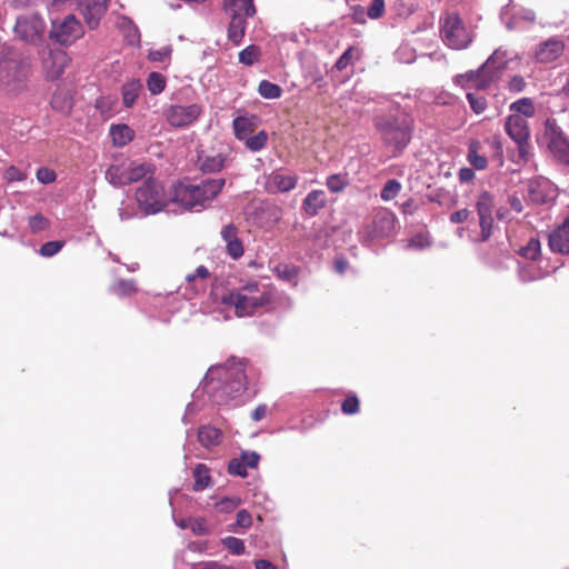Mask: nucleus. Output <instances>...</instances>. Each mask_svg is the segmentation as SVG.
Segmentation results:
<instances>
[{"instance_id": "1", "label": "nucleus", "mask_w": 569, "mask_h": 569, "mask_svg": "<svg viewBox=\"0 0 569 569\" xmlns=\"http://www.w3.org/2000/svg\"><path fill=\"white\" fill-rule=\"evenodd\" d=\"M246 363L230 358L224 365L208 369L202 383V391L217 406H223L242 396L247 390Z\"/></svg>"}, {"instance_id": "2", "label": "nucleus", "mask_w": 569, "mask_h": 569, "mask_svg": "<svg viewBox=\"0 0 569 569\" xmlns=\"http://www.w3.org/2000/svg\"><path fill=\"white\" fill-rule=\"evenodd\" d=\"M34 67L21 51L6 48L0 53V89L18 98L33 90Z\"/></svg>"}, {"instance_id": "3", "label": "nucleus", "mask_w": 569, "mask_h": 569, "mask_svg": "<svg viewBox=\"0 0 569 569\" xmlns=\"http://www.w3.org/2000/svg\"><path fill=\"white\" fill-rule=\"evenodd\" d=\"M224 184L223 178L202 179L198 183L179 182L173 188L172 201L184 210L199 212L210 206Z\"/></svg>"}, {"instance_id": "4", "label": "nucleus", "mask_w": 569, "mask_h": 569, "mask_svg": "<svg viewBox=\"0 0 569 569\" xmlns=\"http://www.w3.org/2000/svg\"><path fill=\"white\" fill-rule=\"evenodd\" d=\"M373 124L383 144L401 153L412 139V119L402 112L383 113L373 118Z\"/></svg>"}, {"instance_id": "5", "label": "nucleus", "mask_w": 569, "mask_h": 569, "mask_svg": "<svg viewBox=\"0 0 569 569\" xmlns=\"http://www.w3.org/2000/svg\"><path fill=\"white\" fill-rule=\"evenodd\" d=\"M221 301L224 306L234 308L237 317H248L259 308L268 306L271 295L257 280H250L237 290L224 293Z\"/></svg>"}, {"instance_id": "6", "label": "nucleus", "mask_w": 569, "mask_h": 569, "mask_svg": "<svg viewBox=\"0 0 569 569\" xmlns=\"http://www.w3.org/2000/svg\"><path fill=\"white\" fill-rule=\"evenodd\" d=\"M397 218L388 209H379L375 212L371 222L367 223L359 232V241L363 247L371 248L376 241L385 240L393 236Z\"/></svg>"}, {"instance_id": "7", "label": "nucleus", "mask_w": 569, "mask_h": 569, "mask_svg": "<svg viewBox=\"0 0 569 569\" xmlns=\"http://www.w3.org/2000/svg\"><path fill=\"white\" fill-rule=\"evenodd\" d=\"M136 200L142 217L157 214L166 209L168 198L163 184L152 177L147 178L136 190Z\"/></svg>"}, {"instance_id": "8", "label": "nucleus", "mask_w": 569, "mask_h": 569, "mask_svg": "<svg viewBox=\"0 0 569 569\" xmlns=\"http://www.w3.org/2000/svg\"><path fill=\"white\" fill-rule=\"evenodd\" d=\"M84 34L81 22L74 14H67L63 18L51 20L49 39L60 46L69 47Z\"/></svg>"}, {"instance_id": "9", "label": "nucleus", "mask_w": 569, "mask_h": 569, "mask_svg": "<svg viewBox=\"0 0 569 569\" xmlns=\"http://www.w3.org/2000/svg\"><path fill=\"white\" fill-rule=\"evenodd\" d=\"M505 130L517 144L518 160H516V162H527L530 156V131L528 121L519 114H510L506 119Z\"/></svg>"}, {"instance_id": "10", "label": "nucleus", "mask_w": 569, "mask_h": 569, "mask_svg": "<svg viewBox=\"0 0 569 569\" xmlns=\"http://www.w3.org/2000/svg\"><path fill=\"white\" fill-rule=\"evenodd\" d=\"M548 149L555 160L569 169V139L556 120L548 119L545 126Z\"/></svg>"}, {"instance_id": "11", "label": "nucleus", "mask_w": 569, "mask_h": 569, "mask_svg": "<svg viewBox=\"0 0 569 569\" xmlns=\"http://www.w3.org/2000/svg\"><path fill=\"white\" fill-rule=\"evenodd\" d=\"M440 33L443 42L455 50L465 49L471 42V38L458 14H448L445 18Z\"/></svg>"}, {"instance_id": "12", "label": "nucleus", "mask_w": 569, "mask_h": 569, "mask_svg": "<svg viewBox=\"0 0 569 569\" xmlns=\"http://www.w3.org/2000/svg\"><path fill=\"white\" fill-rule=\"evenodd\" d=\"M44 28L46 23L39 14H27L17 18L13 31L18 39L36 43L42 39Z\"/></svg>"}, {"instance_id": "13", "label": "nucleus", "mask_w": 569, "mask_h": 569, "mask_svg": "<svg viewBox=\"0 0 569 569\" xmlns=\"http://www.w3.org/2000/svg\"><path fill=\"white\" fill-rule=\"evenodd\" d=\"M518 54L513 51L499 47L496 49L488 59L481 64V70H488L487 80L483 81L482 87H489L493 81L499 79L501 72L507 69L509 62L517 59Z\"/></svg>"}, {"instance_id": "14", "label": "nucleus", "mask_w": 569, "mask_h": 569, "mask_svg": "<svg viewBox=\"0 0 569 569\" xmlns=\"http://www.w3.org/2000/svg\"><path fill=\"white\" fill-rule=\"evenodd\" d=\"M202 113V107L198 103L188 106L171 104L164 111V118L173 128H187L194 123Z\"/></svg>"}, {"instance_id": "15", "label": "nucleus", "mask_w": 569, "mask_h": 569, "mask_svg": "<svg viewBox=\"0 0 569 569\" xmlns=\"http://www.w3.org/2000/svg\"><path fill=\"white\" fill-rule=\"evenodd\" d=\"M70 62V58L64 50L51 49L42 59V68L47 80H58L64 72Z\"/></svg>"}, {"instance_id": "16", "label": "nucleus", "mask_w": 569, "mask_h": 569, "mask_svg": "<svg viewBox=\"0 0 569 569\" xmlns=\"http://www.w3.org/2000/svg\"><path fill=\"white\" fill-rule=\"evenodd\" d=\"M108 1L109 0H79L80 12L89 29L93 30L99 27L108 9Z\"/></svg>"}, {"instance_id": "17", "label": "nucleus", "mask_w": 569, "mask_h": 569, "mask_svg": "<svg viewBox=\"0 0 569 569\" xmlns=\"http://www.w3.org/2000/svg\"><path fill=\"white\" fill-rule=\"evenodd\" d=\"M555 184L545 177H536L528 183V198L537 204L547 203L555 197Z\"/></svg>"}, {"instance_id": "18", "label": "nucleus", "mask_w": 569, "mask_h": 569, "mask_svg": "<svg viewBox=\"0 0 569 569\" xmlns=\"http://www.w3.org/2000/svg\"><path fill=\"white\" fill-rule=\"evenodd\" d=\"M565 51V43L558 38H550L542 41L535 53L536 61L539 63H551L558 60Z\"/></svg>"}, {"instance_id": "19", "label": "nucleus", "mask_w": 569, "mask_h": 569, "mask_svg": "<svg viewBox=\"0 0 569 569\" xmlns=\"http://www.w3.org/2000/svg\"><path fill=\"white\" fill-rule=\"evenodd\" d=\"M298 178L296 174H287L282 171H273L267 180V190L270 193L289 192L297 186Z\"/></svg>"}, {"instance_id": "20", "label": "nucleus", "mask_w": 569, "mask_h": 569, "mask_svg": "<svg viewBox=\"0 0 569 569\" xmlns=\"http://www.w3.org/2000/svg\"><path fill=\"white\" fill-rule=\"evenodd\" d=\"M552 252L569 254V217L549 234Z\"/></svg>"}, {"instance_id": "21", "label": "nucleus", "mask_w": 569, "mask_h": 569, "mask_svg": "<svg viewBox=\"0 0 569 569\" xmlns=\"http://www.w3.org/2000/svg\"><path fill=\"white\" fill-rule=\"evenodd\" d=\"M327 197L323 190H311L302 201L301 209L308 217H316L326 207Z\"/></svg>"}, {"instance_id": "22", "label": "nucleus", "mask_w": 569, "mask_h": 569, "mask_svg": "<svg viewBox=\"0 0 569 569\" xmlns=\"http://www.w3.org/2000/svg\"><path fill=\"white\" fill-rule=\"evenodd\" d=\"M197 437L203 448L211 449L221 443L223 435L219 428L211 425H203L199 427Z\"/></svg>"}, {"instance_id": "23", "label": "nucleus", "mask_w": 569, "mask_h": 569, "mask_svg": "<svg viewBox=\"0 0 569 569\" xmlns=\"http://www.w3.org/2000/svg\"><path fill=\"white\" fill-rule=\"evenodd\" d=\"M230 22L227 30V38L234 46H240L247 30V19L244 16H228Z\"/></svg>"}, {"instance_id": "24", "label": "nucleus", "mask_w": 569, "mask_h": 569, "mask_svg": "<svg viewBox=\"0 0 569 569\" xmlns=\"http://www.w3.org/2000/svg\"><path fill=\"white\" fill-rule=\"evenodd\" d=\"M223 10L227 16L253 17L256 14L253 0H223Z\"/></svg>"}, {"instance_id": "25", "label": "nucleus", "mask_w": 569, "mask_h": 569, "mask_svg": "<svg viewBox=\"0 0 569 569\" xmlns=\"http://www.w3.org/2000/svg\"><path fill=\"white\" fill-rule=\"evenodd\" d=\"M142 82L139 79H130L121 86L122 103L127 109L132 108L142 91Z\"/></svg>"}, {"instance_id": "26", "label": "nucleus", "mask_w": 569, "mask_h": 569, "mask_svg": "<svg viewBox=\"0 0 569 569\" xmlns=\"http://www.w3.org/2000/svg\"><path fill=\"white\" fill-rule=\"evenodd\" d=\"M226 160L227 157L222 153H217L214 156L200 154L198 157L199 169L203 173H217L224 168Z\"/></svg>"}, {"instance_id": "27", "label": "nucleus", "mask_w": 569, "mask_h": 569, "mask_svg": "<svg viewBox=\"0 0 569 569\" xmlns=\"http://www.w3.org/2000/svg\"><path fill=\"white\" fill-rule=\"evenodd\" d=\"M110 136L116 147H124L134 139V131L128 124H111Z\"/></svg>"}, {"instance_id": "28", "label": "nucleus", "mask_w": 569, "mask_h": 569, "mask_svg": "<svg viewBox=\"0 0 569 569\" xmlns=\"http://www.w3.org/2000/svg\"><path fill=\"white\" fill-rule=\"evenodd\" d=\"M192 475L194 478L193 491H202L212 485L210 469L204 463L196 465Z\"/></svg>"}, {"instance_id": "29", "label": "nucleus", "mask_w": 569, "mask_h": 569, "mask_svg": "<svg viewBox=\"0 0 569 569\" xmlns=\"http://www.w3.org/2000/svg\"><path fill=\"white\" fill-rule=\"evenodd\" d=\"M274 273L291 286H298L300 268L292 263H279L274 267Z\"/></svg>"}, {"instance_id": "30", "label": "nucleus", "mask_w": 569, "mask_h": 569, "mask_svg": "<svg viewBox=\"0 0 569 569\" xmlns=\"http://www.w3.org/2000/svg\"><path fill=\"white\" fill-rule=\"evenodd\" d=\"M488 70H481V66L477 70H469L463 74H458L455 78V82L457 84L465 86L468 82L475 81L476 87L480 90L486 89L487 87H482L485 80L488 77Z\"/></svg>"}, {"instance_id": "31", "label": "nucleus", "mask_w": 569, "mask_h": 569, "mask_svg": "<svg viewBox=\"0 0 569 569\" xmlns=\"http://www.w3.org/2000/svg\"><path fill=\"white\" fill-rule=\"evenodd\" d=\"M106 180L116 188L128 184L127 166L112 164L106 171Z\"/></svg>"}, {"instance_id": "32", "label": "nucleus", "mask_w": 569, "mask_h": 569, "mask_svg": "<svg viewBox=\"0 0 569 569\" xmlns=\"http://www.w3.org/2000/svg\"><path fill=\"white\" fill-rule=\"evenodd\" d=\"M495 209V197L488 191H482L476 201V210L478 219L492 217Z\"/></svg>"}, {"instance_id": "33", "label": "nucleus", "mask_w": 569, "mask_h": 569, "mask_svg": "<svg viewBox=\"0 0 569 569\" xmlns=\"http://www.w3.org/2000/svg\"><path fill=\"white\" fill-rule=\"evenodd\" d=\"M154 170L150 163H137L127 167L128 184L149 178L148 174Z\"/></svg>"}, {"instance_id": "34", "label": "nucleus", "mask_w": 569, "mask_h": 569, "mask_svg": "<svg viewBox=\"0 0 569 569\" xmlns=\"http://www.w3.org/2000/svg\"><path fill=\"white\" fill-rule=\"evenodd\" d=\"M517 273L519 280L523 283L540 280L545 277V273L532 263L518 262Z\"/></svg>"}, {"instance_id": "35", "label": "nucleus", "mask_w": 569, "mask_h": 569, "mask_svg": "<svg viewBox=\"0 0 569 569\" xmlns=\"http://www.w3.org/2000/svg\"><path fill=\"white\" fill-rule=\"evenodd\" d=\"M350 184L349 174L345 173H332L326 179V186L332 193L342 192Z\"/></svg>"}, {"instance_id": "36", "label": "nucleus", "mask_w": 569, "mask_h": 569, "mask_svg": "<svg viewBox=\"0 0 569 569\" xmlns=\"http://www.w3.org/2000/svg\"><path fill=\"white\" fill-rule=\"evenodd\" d=\"M234 136L238 140H244L248 133L253 131V121L251 118L239 116L232 121Z\"/></svg>"}, {"instance_id": "37", "label": "nucleus", "mask_w": 569, "mask_h": 569, "mask_svg": "<svg viewBox=\"0 0 569 569\" xmlns=\"http://www.w3.org/2000/svg\"><path fill=\"white\" fill-rule=\"evenodd\" d=\"M166 78L162 73L152 71L147 78V88L152 96L160 94L166 89Z\"/></svg>"}, {"instance_id": "38", "label": "nucleus", "mask_w": 569, "mask_h": 569, "mask_svg": "<svg viewBox=\"0 0 569 569\" xmlns=\"http://www.w3.org/2000/svg\"><path fill=\"white\" fill-rule=\"evenodd\" d=\"M510 110L521 117H532L535 114L533 101L530 98H521L510 104Z\"/></svg>"}, {"instance_id": "39", "label": "nucleus", "mask_w": 569, "mask_h": 569, "mask_svg": "<svg viewBox=\"0 0 569 569\" xmlns=\"http://www.w3.org/2000/svg\"><path fill=\"white\" fill-rule=\"evenodd\" d=\"M467 159L473 169L483 170L487 167V158L478 153V142H471L468 149Z\"/></svg>"}, {"instance_id": "40", "label": "nucleus", "mask_w": 569, "mask_h": 569, "mask_svg": "<svg viewBox=\"0 0 569 569\" xmlns=\"http://www.w3.org/2000/svg\"><path fill=\"white\" fill-rule=\"evenodd\" d=\"M259 94L264 99H278L281 97L282 89L280 86L268 80H262L258 87Z\"/></svg>"}, {"instance_id": "41", "label": "nucleus", "mask_w": 569, "mask_h": 569, "mask_svg": "<svg viewBox=\"0 0 569 569\" xmlns=\"http://www.w3.org/2000/svg\"><path fill=\"white\" fill-rule=\"evenodd\" d=\"M137 287L133 280H119L110 287V291L118 297H128L136 292Z\"/></svg>"}, {"instance_id": "42", "label": "nucleus", "mask_w": 569, "mask_h": 569, "mask_svg": "<svg viewBox=\"0 0 569 569\" xmlns=\"http://www.w3.org/2000/svg\"><path fill=\"white\" fill-rule=\"evenodd\" d=\"M260 56V49L256 44H250L239 52V62L244 66L254 64Z\"/></svg>"}, {"instance_id": "43", "label": "nucleus", "mask_w": 569, "mask_h": 569, "mask_svg": "<svg viewBox=\"0 0 569 569\" xmlns=\"http://www.w3.org/2000/svg\"><path fill=\"white\" fill-rule=\"evenodd\" d=\"M268 141V134L264 130L259 131L257 134L244 139L246 147L252 152L262 150Z\"/></svg>"}, {"instance_id": "44", "label": "nucleus", "mask_w": 569, "mask_h": 569, "mask_svg": "<svg viewBox=\"0 0 569 569\" xmlns=\"http://www.w3.org/2000/svg\"><path fill=\"white\" fill-rule=\"evenodd\" d=\"M241 499L237 496L223 497L214 503V509L219 513H229L238 508Z\"/></svg>"}, {"instance_id": "45", "label": "nucleus", "mask_w": 569, "mask_h": 569, "mask_svg": "<svg viewBox=\"0 0 569 569\" xmlns=\"http://www.w3.org/2000/svg\"><path fill=\"white\" fill-rule=\"evenodd\" d=\"M251 515L246 509H241L237 512L236 521L229 525V531L239 533V529H248L251 527Z\"/></svg>"}, {"instance_id": "46", "label": "nucleus", "mask_w": 569, "mask_h": 569, "mask_svg": "<svg viewBox=\"0 0 569 569\" xmlns=\"http://www.w3.org/2000/svg\"><path fill=\"white\" fill-rule=\"evenodd\" d=\"M519 254L528 260H536L540 254V241L537 238H530L526 246L521 247Z\"/></svg>"}, {"instance_id": "47", "label": "nucleus", "mask_w": 569, "mask_h": 569, "mask_svg": "<svg viewBox=\"0 0 569 569\" xmlns=\"http://www.w3.org/2000/svg\"><path fill=\"white\" fill-rule=\"evenodd\" d=\"M467 100L470 104L471 110L477 113L481 114L487 109V99L485 96L480 94L479 92H468L467 93Z\"/></svg>"}, {"instance_id": "48", "label": "nucleus", "mask_w": 569, "mask_h": 569, "mask_svg": "<svg viewBox=\"0 0 569 569\" xmlns=\"http://www.w3.org/2000/svg\"><path fill=\"white\" fill-rule=\"evenodd\" d=\"M401 190V183L397 179L388 180L380 191V197L385 201L395 199Z\"/></svg>"}, {"instance_id": "49", "label": "nucleus", "mask_w": 569, "mask_h": 569, "mask_svg": "<svg viewBox=\"0 0 569 569\" xmlns=\"http://www.w3.org/2000/svg\"><path fill=\"white\" fill-rule=\"evenodd\" d=\"M66 242L63 240H53L44 242L38 250L39 254L44 258H51L56 256L63 247Z\"/></svg>"}, {"instance_id": "50", "label": "nucleus", "mask_w": 569, "mask_h": 569, "mask_svg": "<svg viewBox=\"0 0 569 569\" xmlns=\"http://www.w3.org/2000/svg\"><path fill=\"white\" fill-rule=\"evenodd\" d=\"M221 542L232 555L240 556L246 551L244 542L239 538L228 536Z\"/></svg>"}, {"instance_id": "51", "label": "nucleus", "mask_w": 569, "mask_h": 569, "mask_svg": "<svg viewBox=\"0 0 569 569\" xmlns=\"http://www.w3.org/2000/svg\"><path fill=\"white\" fill-rule=\"evenodd\" d=\"M430 244H431V241H430L429 234L420 232V233L412 236L409 239L407 247L410 249L422 250V249L428 248Z\"/></svg>"}, {"instance_id": "52", "label": "nucleus", "mask_w": 569, "mask_h": 569, "mask_svg": "<svg viewBox=\"0 0 569 569\" xmlns=\"http://www.w3.org/2000/svg\"><path fill=\"white\" fill-rule=\"evenodd\" d=\"M29 228L32 233H39L49 228V220L41 213H37L29 218Z\"/></svg>"}, {"instance_id": "53", "label": "nucleus", "mask_w": 569, "mask_h": 569, "mask_svg": "<svg viewBox=\"0 0 569 569\" xmlns=\"http://www.w3.org/2000/svg\"><path fill=\"white\" fill-rule=\"evenodd\" d=\"M172 52L171 46H164L160 49H152L148 52V59L151 62H164L167 59L170 58Z\"/></svg>"}, {"instance_id": "54", "label": "nucleus", "mask_w": 569, "mask_h": 569, "mask_svg": "<svg viewBox=\"0 0 569 569\" xmlns=\"http://www.w3.org/2000/svg\"><path fill=\"white\" fill-rule=\"evenodd\" d=\"M247 469H248V466H246L242 461H240V459L238 457L232 458L228 463V472L231 476H238V477L244 478L248 476Z\"/></svg>"}, {"instance_id": "55", "label": "nucleus", "mask_w": 569, "mask_h": 569, "mask_svg": "<svg viewBox=\"0 0 569 569\" xmlns=\"http://www.w3.org/2000/svg\"><path fill=\"white\" fill-rule=\"evenodd\" d=\"M341 410L345 415H355L359 411V399L352 393L348 395L341 405Z\"/></svg>"}, {"instance_id": "56", "label": "nucleus", "mask_w": 569, "mask_h": 569, "mask_svg": "<svg viewBox=\"0 0 569 569\" xmlns=\"http://www.w3.org/2000/svg\"><path fill=\"white\" fill-rule=\"evenodd\" d=\"M480 227V241L485 242L489 240L493 229V216L479 219Z\"/></svg>"}, {"instance_id": "57", "label": "nucleus", "mask_w": 569, "mask_h": 569, "mask_svg": "<svg viewBox=\"0 0 569 569\" xmlns=\"http://www.w3.org/2000/svg\"><path fill=\"white\" fill-rule=\"evenodd\" d=\"M36 177L40 183L49 184L56 181L57 173L50 168L40 167L36 172Z\"/></svg>"}, {"instance_id": "58", "label": "nucleus", "mask_w": 569, "mask_h": 569, "mask_svg": "<svg viewBox=\"0 0 569 569\" xmlns=\"http://www.w3.org/2000/svg\"><path fill=\"white\" fill-rule=\"evenodd\" d=\"M238 458L246 466H248V468H256L259 463L260 455L257 451L243 450V451H241V453Z\"/></svg>"}, {"instance_id": "59", "label": "nucleus", "mask_w": 569, "mask_h": 569, "mask_svg": "<svg viewBox=\"0 0 569 569\" xmlns=\"http://www.w3.org/2000/svg\"><path fill=\"white\" fill-rule=\"evenodd\" d=\"M385 12V0H372L367 10V16L370 19H379Z\"/></svg>"}, {"instance_id": "60", "label": "nucleus", "mask_w": 569, "mask_h": 569, "mask_svg": "<svg viewBox=\"0 0 569 569\" xmlns=\"http://www.w3.org/2000/svg\"><path fill=\"white\" fill-rule=\"evenodd\" d=\"M227 252L232 259H239L243 254V246L240 239L227 242Z\"/></svg>"}, {"instance_id": "61", "label": "nucleus", "mask_w": 569, "mask_h": 569, "mask_svg": "<svg viewBox=\"0 0 569 569\" xmlns=\"http://www.w3.org/2000/svg\"><path fill=\"white\" fill-rule=\"evenodd\" d=\"M119 217L122 221L133 219L136 217H139L138 210L134 208V206L126 202H121V206L119 207Z\"/></svg>"}, {"instance_id": "62", "label": "nucleus", "mask_w": 569, "mask_h": 569, "mask_svg": "<svg viewBox=\"0 0 569 569\" xmlns=\"http://www.w3.org/2000/svg\"><path fill=\"white\" fill-rule=\"evenodd\" d=\"M353 49L349 47L336 61L335 68L339 71L345 70L348 66L352 63L353 59Z\"/></svg>"}, {"instance_id": "63", "label": "nucleus", "mask_w": 569, "mask_h": 569, "mask_svg": "<svg viewBox=\"0 0 569 569\" xmlns=\"http://www.w3.org/2000/svg\"><path fill=\"white\" fill-rule=\"evenodd\" d=\"M190 530L196 536H204L209 533V527L203 518H193Z\"/></svg>"}, {"instance_id": "64", "label": "nucleus", "mask_w": 569, "mask_h": 569, "mask_svg": "<svg viewBox=\"0 0 569 569\" xmlns=\"http://www.w3.org/2000/svg\"><path fill=\"white\" fill-rule=\"evenodd\" d=\"M4 178L9 182L23 181L27 179V173L21 171L19 168L11 166L6 170Z\"/></svg>"}]
</instances>
